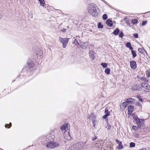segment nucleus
I'll list each match as a JSON object with an SVG mask.
<instances>
[{
  "label": "nucleus",
  "mask_w": 150,
  "mask_h": 150,
  "mask_svg": "<svg viewBox=\"0 0 150 150\" xmlns=\"http://www.w3.org/2000/svg\"><path fill=\"white\" fill-rule=\"evenodd\" d=\"M86 3L88 4L87 10L89 13L93 16H96L98 15L99 9L96 5L93 3H91V0H85Z\"/></svg>",
  "instance_id": "1"
},
{
  "label": "nucleus",
  "mask_w": 150,
  "mask_h": 150,
  "mask_svg": "<svg viewBox=\"0 0 150 150\" xmlns=\"http://www.w3.org/2000/svg\"><path fill=\"white\" fill-rule=\"evenodd\" d=\"M46 137L47 139H48V140L46 143V147L49 149H54L59 147L60 146V144L59 142H54L53 141L50 140V139H53L54 138V136L50 134H48Z\"/></svg>",
  "instance_id": "2"
},
{
  "label": "nucleus",
  "mask_w": 150,
  "mask_h": 150,
  "mask_svg": "<svg viewBox=\"0 0 150 150\" xmlns=\"http://www.w3.org/2000/svg\"><path fill=\"white\" fill-rule=\"evenodd\" d=\"M87 140L85 142H79L77 144L74 145L76 146V148L77 150H81L86 148L88 146L87 143Z\"/></svg>",
  "instance_id": "3"
},
{
  "label": "nucleus",
  "mask_w": 150,
  "mask_h": 150,
  "mask_svg": "<svg viewBox=\"0 0 150 150\" xmlns=\"http://www.w3.org/2000/svg\"><path fill=\"white\" fill-rule=\"evenodd\" d=\"M69 39V38H63L59 37V40L62 43V46L64 48L66 47L67 44L68 42Z\"/></svg>",
  "instance_id": "4"
},
{
  "label": "nucleus",
  "mask_w": 150,
  "mask_h": 150,
  "mask_svg": "<svg viewBox=\"0 0 150 150\" xmlns=\"http://www.w3.org/2000/svg\"><path fill=\"white\" fill-rule=\"evenodd\" d=\"M69 131V130H67L65 131L64 134V139L67 140H70L71 138Z\"/></svg>",
  "instance_id": "5"
},
{
  "label": "nucleus",
  "mask_w": 150,
  "mask_h": 150,
  "mask_svg": "<svg viewBox=\"0 0 150 150\" xmlns=\"http://www.w3.org/2000/svg\"><path fill=\"white\" fill-rule=\"evenodd\" d=\"M134 120L137 125L140 126H141L142 124H143L144 122V120L140 119L137 117L135 118Z\"/></svg>",
  "instance_id": "6"
},
{
  "label": "nucleus",
  "mask_w": 150,
  "mask_h": 150,
  "mask_svg": "<svg viewBox=\"0 0 150 150\" xmlns=\"http://www.w3.org/2000/svg\"><path fill=\"white\" fill-rule=\"evenodd\" d=\"M68 124H64L63 125H62L60 127V129L62 132H63L64 131H66L68 130Z\"/></svg>",
  "instance_id": "7"
},
{
  "label": "nucleus",
  "mask_w": 150,
  "mask_h": 150,
  "mask_svg": "<svg viewBox=\"0 0 150 150\" xmlns=\"http://www.w3.org/2000/svg\"><path fill=\"white\" fill-rule=\"evenodd\" d=\"M130 67L134 69H135L137 68V64L135 61H131L130 62Z\"/></svg>",
  "instance_id": "8"
},
{
  "label": "nucleus",
  "mask_w": 150,
  "mask_h": 150,
  "mask_svg": "<svg viewBox=\"0 0 150 150\" xmlns=\"http://www.w3.org/2000/svg\"><path fill=\"white\" fill-rule=\"evenodd\" d=\"M115 142L119 145V146L118 147V149L120 150L123 148V146L121 142L117 139L115 140Z\"/></svg>",
  "instance_id": "9"
},
{
  "label": "nucleus",
  "mask_w": 150,
  "mask_h": 150,
  "mask_svg": "<svg viewBox=\"0 0 150 150\" xmlns=\"http://www.w3.org/2000/svg\"><path fill=\"white\" fill-rule=\"evenodd\" d=\"M134 106L133 105H130L128 108V114H131L133 111Z\"/></svg>",
  "instance_id": "10"
},
{
  "label": "nucleus",
  "mask_w": 150,
  "mask_h": 150,
  "mask_svg": "<svg viewBox=\"0 0 150 150\" xmlns=\"http://www.w3.org/2000/svg\"><path fill=\"white\" fill-rule=\"evenodd\" d=\"M126 101L129 104V103H132L134 102V100L132 98H129L127 99Z\"/></svg>",
  "instance_id": "11"
},
{
  "label": "nucleus",
  "mask_w": 150,
  "mask_h": 150,
  "mask_svg": "<svg viewBox=\"0 0 150 150\" xmlns=\"http://www.w3.org/2000/svg\"><path fill=\"white\" fill-rule=\"evenodd\" d=\"M106 23L110 27H112L113 25L112 21L110 20H107L106 21Z\"/></svg>",
  "instance_id": "12"
},
{
  "label": "nucleus",
  "mask_w": 150,
  "mask_h": 150,
  "mask_svg": "<svg viewBox=\"0 0 150 150\" xmlns=\"http://www.w3.org/2000/svg\"><path fill=\"white\" fill-rule=\"evenodd\" d=\"M98 122L96 120H93V127L96 128H97L98 126Z\"/></svg>",
  "instance_id": "13"
},
{
  "label": "nucleus",
  "mask_w": 150,
  "mask_h": 150,
  "mask_svg": "<svg viewBox=\"0 0 150 150\" xmlns=\"http://www.w3.org/2000/svg\"><path fill=\"white\" fill-rule=\"evenodd\" d=\"M88 43L87 42H84L81 45V47L83 49H86L88 47Z\"/></svg>",
  "instance_id": "14"
},
{
  "label": "nucleus",
  "mask_w": 150,
  "mask_h": 150,
  "mask_svg": "<svg viewBox=\"0 0 150 150\" xmlns=\"http://www.w3.org/2000/svg\"><path fill=\"white\" fill-rule=\"evenodd\" d=\"M126 47L129 48L131 50H132L133 49L129 42H127L126 44Z\"/></svg>",
  "instance_id": "15"
},
{
  "label": "nucleus",
  "mask_w": 150,
  "mask_h": 150,
  "mask_svg": "<svg viewBox=\"0 0 150 150\" xmlns=\"http://www.w3.org/2000/svg\"><path fill=\"white\" fill-rule=\"evenodd\" d=\"M28 64L29 68L30 69L31 68L33 67L34 66V64L32 63V62H31L30 61L28 62Z\"/></svg>",
  "instance_id": "16"
},
{
  "label": "nucleus",
  "mask_w": 150,
  "mask_h": 150,
  "mask_svg": "<svg viewBox=\"0 0 150 150\" xmlns=\"http://www.w3.org/2000/svg\"><path fill=\"white\" fill-rule=\"evenodd\" d=\"M76 146L72 145L68 149V150H77L76 148Z\"/></svg>",
  "instance_id": "17"
},
{
  "label": "nucleus",
  "mask_w": 150,
  "mask_h": 150,
  "mask_svg": "<svg viewBox=\"0 0 150 150\" xmlns=\"http://www.w3.org/2000/svg\"><path fill=\"white\" fill-rule=\"evenodd\" d=\"M119 32V30L118 29H116L113 31V33L115 35H117Z\"/></svg>",
  "instance_id": "18"
},
{
  "label": "nucleus",
  "mask_w": 150,
  "mask_h": 150,
  "mask_svg": "<svg viewBox=\"0 0 150 150\" xmlns=\"http://www.w3.org/2000/svg\"><path fill=\"white\" fill-rule=\"evenodd\" d=\"M110 69L109 68H106L105 70V72L107 74H110Z\"/></svg>",
  "instance_id": "19"
},
{
  "label": "nucleus",
  "mask_w": 150,
  "mask_h": 150,
  "mask_svg": "<svg viewBox=\"0 0 150 150\" xmlns=\"http://www.w3.org/2000/svg\"><path fill=\"white\" fill-rule=\"evenodd\" d=\"M131 52L132 54V55L133 57H135L137 56V54L136 53V52L134 50H132Z\"/></svg>",
  "instance_id": "20"
},
{
  "label": "nucleus",
  "mask_w": 150,
  "mask_h": 150,
  "mask_svg": "<svg viewBox=\"0 0 150 150\" xmlns=\"http://www.w3.org/2000/svg\"><path fill=\"white\" fill-rule=\"evenodd\" d=\"M89 55L91 56L93 59H94L95 58V57L93 54V52H90L89 53Z\"/></svg>",
  "instance_id": "21"
},
{
  "label": "nucleus",
  "mask_w": 150,
  "mask_h": 150,
  "mask_svg": "<svg viewBox=\"0 0 150 150\" xmlns=\"http://www.w3.org/2000/svg\"><path fill=\"white\" fill-rule=\"evenodd\" d=\"M138 20L137 19H134L131 21V23L132 24H135L137 23Z\"/></svg>",
  "instance_id": "22"
},
{
  "label": "nucleus",
  "mask_w": 150,
  "mask_h": 150,
  "mask_svg": "<svg viewBox=\"0 0 150 150\" xmlns=\"http://www.w3.org/2000/svg\"><path fill=\"white\" fill-rule=\"evenodd\" d=\"M38 1L40 2V4L41 6H44L45 4L44 0H38Z\"/></svg>",
  "instance_id": "23"
},
{
  "label": "nucleus",
  "mask_w": 150,
  "mask_h": 150,
  "mask_svg": "<svg viewBox=\"0 0 150 150\" xmlns=\"http://www.w3.org/2000/svg\"><path fill=\"white\" fill-rule=\"evenodd\" d=\"M129 104L126 101L125 102H123L122 103V105L125 107H126V106Z\"/></svg>",
  "instance_id": "24"
},
{
  "label": "nucleus",
  "mask_w": 150,
  "mask_h": 150,
  "mask_svg": "<svg viewBox=\"0 0 150 150\" xmlns=\"http://www.w3.org/2000/svg\"><path fill=\"white\" fill-rule=\"evenodd\" d=\"M101 65L104 68L108 66L107 64L106 63H102Z\"/></svg>",
  "instance_id": "25"
},
{
  "label": "nucleus",
  "mask_w": 150,
  "mask_h": 150,
  "mask_svg": "<svg viewBox=\"0 0 150 150\" xmlns=\"http://www.w3.org/2000/svg\"><path fill=\"white\" fill-rule=\"evenodd\" d=\"M129 146H130V147H134L135 146V144L134 143L131 142L130 143Z\"/></svg>",
  "instance_id": "26"
},
{
  "label": "nucleus",
  "mask_w": 150,
  "mask_h": 150,
  "mask_svg": "<svg viewBox=\"0 0 150 150\" xmlns=\"http://www.w3.org/2000/svg\"><path fill=\"white\" fill-rule=\"evenodd\" d=\"M111 126L109 124H108L106 128L108 130H110L111 129Z\"/></svg>",
  "instance_id": "27"
},
{
  "label": "nucleus",
  "mask_w": 150,
  "mask_h": 150,
  "mask_svg": "<svg viewBox=\"0 0 150 150\" xmlns=\"http://www.w3.org/2000/svg\"><path fill=\"white\" fill-rule=\"evenodd\" d=\"M144 51V50L142 48H140L138 49V51L139 52L142 54L143 53Z\"/></svg>",
  "instance_id": "28"
},
{
  "label": "nucleus",
  "mask_w": 150,
  "mask_h": 150,
  "mask_svg": "<svg viewBox=\"0 0 150 150\" xmlns=\"http://www.w3.org/2000/svg\"><path fill=\"white\" fill-rule=\"evenodd\" d=\"M102 17L103 19L105 20L108 18L107 15L106 14H104L103 15Z\"/></svg>",
  "instance_id": "29"
},
{
  "label": "nucleus",
  "mask_w": 150,
  "mask_h": 150,
  "mask_svg": "<svg viewBox=\"0 0 150 150\" xmlns=\"http://www.w3.org/2000/svg\"><path fill=\"white\" fill-rule=\"evenodd\" d=\"M98 27L99 28H103V26L100 23H99L98 25Z\"/></svg>",
  "instance_id": "30"
},
{
  "label": "nucleus",
  "mask_w": 150,
  "mask_h": 150,
  "mask_svg": "<svg viewBox=\"0 0 150 150\" xmlns=\"http://www.w3.org/2000/svg\"><path fill=\"white\" fill-rule=\"evenodd\" d=\"M73 44H75L76 45H79L77 40L76 39H75L74 42H73Z\"/></svg>",
  "instance_id": "31"
},
{
  "label": "nucleus",
  "mask_w": 150,
  "mask_h": 150,
  "mask_svg": "<svg viewBox=\"0 0 150 150\" xmlns=\"http://www.w3.org/2000/svg\"><path fill=\"white\" fill-rule=\"evenodd\" d=\"M105 112L106 115H108V116L110 115V113L109 112L108 110V109L105 110Z\"/></svg>",
  "instance_id": "32"
},
{
  "label": "nucleus",
  "mask_w": 150,
  "mask_h": 150,
  "mask_svg": "<svg viewBox=\"0 0 150 150\" xmlns=\"http://www.w3.org/2000/svg\"><path fill=\"white\" fill-rule=\"evenodd\" d=\"M146 23H147V21H144L142 22V26H144L145 25H146Z\"/></svg>",
  "instance_id": "33"
},
{
  "label": "nucleus",
  "mask_w": 150,
  "mask_h": 150,
  "mask_svg": "<svg viewBox=\"0 0 150 150\" xmlns=\"http://www.w3.org/2000/svg\"><path fill=\"white\" fill-rule=\"evenodd\" d=\"M123 34L122 32H121L119 35V36L120 37L122 38L123 36Z\"/></svg>",
  "instance_id": "34"
},
{
  "label": "nucleus",
  "mask_w": 150,
  "mask_h": 150,
  "mask_svg": "<svg viewBox=\"0 0 150 150\" xmlns=\"http://www.w3.org/2000/svg\"><path fill=\"white\" fill-rule=\"evenodd\" d=\"M137 105L140 108H141L142 107V105L139 102L137 103Z\"/></svg>",
  "instance_id": "35"
},
{
  "label": "nucleus",
  "mask_w": 150,
  "mask_h": 150,
  "mask_svg": "<svg viewBox=\"0 0 150 150\" xmlns=\"http://www.w3.org/2000/svg\"><path fill=\"white\" fill-rule=\"evenodd\" d=\"M132 129L134 130H136L137 129V127L135 126H133L132 127Z\"/></svg>",
  "instance_id": "36"
},
{
  "label": "nucleus",
  "mask_w": 150,
  "mask_h": 150,
  "mask_svg": "<svg viewBox=\"0 0 150 150\" xmlns=\"http://www.w3.org/2000/svg\"><path fill=\"white\" fill-rule=\"evenodd\" d=\"M137 98H138V99H139V101H141V102H142V98L141 97H140V96H138L137 97Z\"/></svg>",
  "instance_id": "37"
},
{
  "label": "nucleus",
  "mask_w": 150,
  "mask_h": 150,
  "mask_svg": "<svg viewBox=\"0 0 150 150\" xmlns=\"http://www.w3.org/2000/svg\"><path fill=\"white\" fill-rule=\"evenodd\" d=\"M133 36L136 38H137L138 37V34L137 33L134 34Z\"/></svg>",
  "instance_id": "38"
},
{
  "label": "nucleus",
  "mask_w": 150,
  "mask_h": 150,
  "mask_svg": "<svg viewBox=\"0 0 150 150\" xmlns=\"http://www.w3.org/2000/svg\"><path fill=\"white\" fill-rule=\"evenodd\" d=\"M108 116V115H106L105 114V115H104L102 117V118L103 119H105V118H106Z\"/></svg>",
  "instance_id": "39"
},
{
  "label": "nucleus",
  "mask_w": 150,
  "mask_h": 150,
  "mask_svg": "<svg viewBox=\"0 0 150 150\" xmlns=\"http://www.w3.org/2000/svg\"><path fill=\"white\" fill-rule=\"evenodd\" d=\"M97 137L96 136H94V137H92V140L94 141V140H95L96 139H97Z\"/></svg>",
  "instance_id": "40"
},
{
  "label": "nucleus",
  "mask_w": 150,
  "mask_h": 150,
  "mask_svg": "<svg viewBox=\"0 0 150 150\" xmlns=\"http://www.w3.org/2000/svg\"><path fill=\"white\" fill-rule=\"evenodd\" d=\"M134 136L136 138H137L138 137V134H134Z\"/></svg>",
  "instance_id": "41"
},
{
  "label": "nucleus",
  "mask_w": 150,
  "mask_h": 150,
  "mask_svg": "<svg viewBox=\"0 0 150 150\" xmlns=\"http://www.w3.org/2000/svg\"><path fill=\"white\" fill-rule=\"evenodd\" d=\"M61 31L63 32H66V29H63L62 30H61Z\"/></svg>",
  "instance_id": "42"
},
{
  "label": "nucleus",
  "mask_w": 150,
  "mask_h": 150,
  "mask_svg": "<svg viewBox=\"0 0 150 150\" xmlns=\"http://www.w3.org/2000/svg\"><path fill=\"white\" fill-rule=\"evenodd\" d=\"M9 125H10V126L8 127V128H10V127L11 126V123H10V124H9Z\"/></svg>",
  "instance_id": "43"
},
{
  "label": "nucleus",
  "mask_w": 150,
  "mask_h": 150,
  "mask_svg": "<svg viewBox=\"0 0 150 150\" xmlns=\"http://www.w3.org/2000/svg\"><path fill=\"white\" fill-rule=\"evenodd\" d=\"M2 18V15L0 13V19H1Z\"/></svg>",
  "instance_id": "44"
},
{
  "label": "nucleus",
  "mask_w": 150,
  "mask_h": 150,
  "mask_svg": "<svg viewBox=\"0 0 150 150\" xmlns=\"http://www.w3.org/2000/svg\"><path fill=\"white\" fill-rule=\"evenodd\" d=\"M139 150H146L145 149H140Z\"/></svg>",
  "instance_id": "45"
},
{
  "label": "nucleus",
  "mask_w": 150,
  "mask_h": 150,
  "mask_svg": "<svg viewBox=\"0 0 150 150\" xmlns=\"http://www.w3.org/2000/svg\"><path fill=\"white\" fill-rule=\"evenodd\" d=\"M8 125L7 124L6 125H5V127H7V126H8Z\"/></svg>",
  "instance_id": "46"
},
{
  "label": "nucleus",
  "mask_w": 150,
  "mask_h": 150,
  "mask_svg": "<svg viewBox=\"0 0 150 150\" xmlns=\"http://www.w3.org/2000/svg\"><path fill=\"white\" fill-rule=\"evenodd\" d=\"M145 85H146V87H147V84H145Z\"/></svg>",
  "instance_id": "47"
},
{
  "label": "nucleus",
  "mask_w": 150,
  "mask_h": 150,
  "mask_svg": "<svg viewBox=\"0 0 150 150\" xmlns=\"http://www.w3.org/2000/svg\"><path fill=\"white\" fill-rule=\"evenodd\" d=\"M79 37V36H76V37Z\"/></svg>",
  "instance_id": "48"
}]
</instances>
